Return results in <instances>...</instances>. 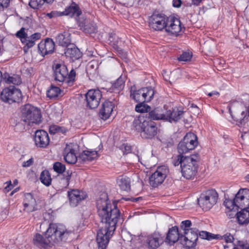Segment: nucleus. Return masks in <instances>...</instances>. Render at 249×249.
<instances>
[{"label":"nucleus","instance_id":"bb28decb","mask_svg":"<svg viewBox=\"0 0 249 249\" xmlns=\"http://www.w3.org/2000/svg\"><path fill=\"white\" fill-rule=\"evenodd\" d=\"M99 157L98 151L96 150H87L83 151L79 156L80 162L87 163L92 161Z\"/></svg>","mask_w":249,"mask_h":249},{"label":"nucleus","instance_id":"e2e57ef3","mask_svg":"<svg viewBox=\"0 0 249 249\" xmlns=\"http://www.w3.org/2000/svg\"><path fill=\"white\" fill-rule=\"evenodd\" d=\"M5 184H7V185L4 187V191L5 192H8L9 191L11 190L13 187L14 185H13L10 180L7 181Z\"/></svg>","mask_w":249,"mask_h":249},{"label":"nucleus","instance_id":"b1692460","mask_svg":"<svg viewBox=\"0 0 249 249\" xmlns=\"http://www.w3.org/2000/svg\"><path fill=\"white\" fill-rule=\"evenodd\" d=\"M66 56L69 57L73 61L79 59L82 56V53L77 47L73 43L70 44L67 48L64 49V53Z\"/></svg>","mask_w":249,"mask_h":249},{"label":"nucleus","instance_id":"c85d7f7f","mask_svg":"<svg viewBox=\"0 0 249 249\" xmlns=\"http://www.w3.org/2000/svg\"><path fill=\"white\" fill-rule=\"evenodd\" d=\"M55 41L59 45L67 48L71 44V35L68 32H64L57 35Z\"/></svg>","mask_w":249,"mask_h":249},{"label":"nucleus","instance_id":"052dcab7","mask_svg":"<svg viewBox=\"0 0 249 249\" xmlns=\"http://www.w3.org/2000/svg\"><path fill=\"white\" fill-rule=\"evenodd\" d=\"M10 0H0V10L8 7Z\"/></svg>","mask_w":249,"mask_h":249},{"label":"nucleus","instance_id":"774afa93","mask_svg":"<svg viewBox=\"0 0 249 249\" xmlns=\"http://www.w3.org/2000/svg\"><path fill=\"white\" fill-rule=\"evenodd\" d=\"M208 232L206 231H198V235L199 237L203 239L207 240V236L208 235Z\"/></svg>","mask_w":249,"mask_h":249},{"label":"nucleus","instance_id":"f704fd0d","mask_svg":"<svg viewBox=\"0 0 249 249\" xmlns=\"http://www.w3.org/2000/svg\"><path fill=\"white\" fill-rule=\"evenodd\" d=\"M162 112L161 108L160 107L155 108L148 112L147 120L152 121L153 120H164V112Z\"/></svg>","mask_w":249,"mask_h":249},{"label":"nucleus","instance_id":"423d86ee","mask_svg":"<svg viewBox=\"0 0 249 249\" xmlns=\"http://www.w3.org/2000/svg\"><path fill=\"white\" fill-rule=\"evenodd\" d=\"M218 195L214 189H210L202 193L197 198L198 205L205 211L209 210L217 201Z\"/></svg>","mask_w":249,"mask_h":249},{"label":"nucleus","instance_id":"4be33fe9","mask_svg":"<svg viewBox=\"0 0 249 249\" xmlns=\"http://www.w3.org/2000/svg\"><path fill=\"white\" fill-rule=\"evenodd\" d=\"M38 50L43 56L52 54L54 51L55 43L53 39L47 38L44 42H40L38 44Z\"/></svg>","mask_w":249,"mask_h":249},{"label":"nucleus","instance_id":"338daca9","mask_svg":"<svg viewBox=\"0 0 249 249\" xmlns=\"http://www.w3.org/2000/svg\"><path fill=\"white\" fill-rule=\"evenodd\" d=\"M182 4L181 0H173V6L176 8H179Z\"/></svg>","mask_w":249,"mask_h":249},{"label":"nucleus","instance_id":"13d9d810","mask_svg":"<svg viewBox=\"0 0 249 249\" xmlns=\"http://www.w3.org/2000/svg\"><path fill=\"white\" fill-rule=\"evenodd\" d=\"M23 25L24 26L23 27H25V29L28 30L33 25L32 19L29 17H26V18L24 20Z\"/></svg>","mask_w":249,"mask_h":249},{"label":"nucleus","instance_id":"39448f33","mask_svg":"<svg viewBox=\"0 0 249 249\" xmlns=\"http://www.w3.org/2000/svg\"><path fill=\"white\" fill-rule=\"evenodd\" d=\"M23 120L29 124H39L41 122L40 110L31 104H26L21 108Z\"/></svg>","mask_w":249,"mask_h":249},{"label":"nucleus","instance_id":"f8f14e48","mask_svg":"<svg viewBox=\"0 0 249 249\" xmlns=\"http://www.w3.org/2000/svg\"><path fill=\"white\" fill-rule=\"evenodd\" d=\"M181 244L186 249H194L196 246L198 237V230L194 228L182 233Z\"/></svg>","mask_w":249,"mask_h":249},{"label":"nucleus","instance_id":"680f3d73","mask_svg":"<svg viewBox=\"0 0 249 249\" xmlns=\"http://www.w3.org/2000/svg\"><path fill=\"white\" fill-rule=\"evenodd\" d=\"M34 163V159L33 158H30L26 161H24L22 163V166L23 167H29L31 166Z\"/></svg>","mask_w":249,"mask_h":249},{"label":"nucleus","instance_id":"c03bdc74","mask_svg":"<svg viewBox=\"0 0 249 249\" xmlns=\"http://www.w3.org/2000/svg\"><path fill=\"white\" fill-rule=\"evenodd\" d=\"M68 131V129L64 126L57 125H51L49 127V133L51 134H55L57 133L65 134Z\"/></svg>","mask_w":249,"mask_h":249},{"label":"nucleus","instance_id":"49530a36","mask_svg":"<svg viewBox=\"0 0 249 249\" xmlns=\"http://www.w3.org/2000/svg\"><path fill=\"white\" fill-rule=\"evenodd\" d=\"M45 2V0H30L29 5L34 9H39L42 7Z\"/></svg>","mask_w":249,"mask_h":249},{"label":"nucleus","instance_id":"79ce46f5","mask_svg":"<svg viewBox=\"0 0 249 249\" xmlns=\"http://www.w3.org/2000/svg\"><path fill=\"white\" fill-rule=\"evenodd\" d=\"M237 202L235 200V196L233 199L226 198L224 201V205L230 211H238V206L237 205Z\"/></svg>","mask_w":249,"mask_h":249},{"label":"nucleus","instance_id":"cd10ccee","mask_svg":"<svg viewBox=\"0 0 249 249\" xmlns=\"http://www.w3.org/2000/svg\"><path fill=\"white\" fill-rule=\"evenodd\" d=\"M126 77L121 75L117 79L111 83V86L107 90L110 92L119 93L124 87Z\"/></svg>","mask_w":249,"mask_h":249},{"label":"nucleus","instance_id":"a18cd8bd","mask_svg":"<svg viewBox=\"0 0 249 249\" xmlns=\"http://www.w3.org/2000/svg\"><path fill=\"white\" fill-rule=\"evenodd\" d=\"M53 168L54 171L58 174L64 173L66 170L65 165L59 161L54 162L53 164Z\"/></svg>","mask_w":249,"mask_h":249},{"label":"nucleus","instance_id":"2f4dec72","mask_svg":"<svg viewBox=\"0 0 249 249\" xmlns=\"http://www.w3.org/2000/svg\"><path fill=\"white\" fill-rule=\"evenodd\" d=\"M240 211L237 212L235 215L238 224L246 225L249 223V210L247 209L239 208Z\"/></svg>","mask_w":249,"mask_h":249},{"label":"nucleus","instance_id":"1a4fd4ad","mask_svg":"<svg viewBox=\"0 0 249 249\" xmlns=\"http://www.w3.org/2000/svg\"><path fill=\"white\" fill-rule=\"evenodd\" d=\"M198 144L197 138L196 134L192 132L187 133L178 144V151L179 154H184L194 150Z\"/></svg>","mask_w":249,"mask_h":249},{"label":"nucleus","instance_id":"20e7f679","mask_svg":"<svg viewBox=\"0 0 249 249\" xmlns=\"http://www.w3.org/2000/svg\"><path fill=\"white\" fill-rule=\"evenodd\" d=\"M200 160V155L197 153L187 156L181 169L182 177L187 179L194 178L197 173Z\"/></svg>","mask_w":249,"mask_h":249},{"label":"nucleus","instance_id":"393cba45","mask_svg":"<svg viewBox=\"0 0 249 249\" xmlns=\"http://www.w3.org/2000/svg\"><path fill=\"white\" fill-rule=\"evenodd\" d=\"M63 156L65 161L69 164H75L79 160V157L76 156L75 150L71 145H66L64 150Z\"/></svg>","mask_w":249,"mask_h":249},{"label":"nucleus","instance_id":"5701e85b","mask_svg":"<svg viewBox=\"0 0 249 249\" xmlns=\"http://www.w3.org/2000/svg\"><path fill=\"white\" fill-rule=\"evenodd\" d=\"M115 107V104L108 100H106L102 105L99 112V117L104 120H107L110 117Z\"/></svg>","mask_w":249,"mask_h":249},{"label":"nucleus","instance_id":"de8ad7c7","mask_svg":"<svg viewBox=\"0 0 249 249\" xmlns=\"http://www.w3.org/2000/svg\"><path fill=\"white\" fill-rule=\"evenodd\" d=\"M25 27H22L16 34V36L20 39L21 42L25 44L28 39V35L25 32Z\"/></svg>","mask_w":249,"mask_h":249},{"label":"nucleus","instance_id":"8fccbe9b","mask_svg":"<svg viewBox=\"0 0 249 249\" xmlns=\"http://www.w3.org/2000/svg\"><path fill=\"white\" fill-rule=\"evenodd\" d=\"M139 103L136 105L135 110L137 112L143 113L148 111V108H150L148 106H146L144 102H138Z\"/></svg>","mask_w":249,"mask_h":249},{"label":"nucleus","instance_id":"864d4df0","mask_svg":"<svg viewBox=\"0 0 249 249\" xmlns=\"http://www.w3.org/2000/svg\"><path fill=\"white\" fill-rule=\"evenodd\" d=\"M72 175V171L71 170H68L66 171V174L63 175V179L65 181L64 185L66 186V187H68L70 184V181L71 178V177Z\"/></svg>","mask_w":249,"mask_h":249},{"label":"nucleus","instance_id":"4d7b16f0","mask_svg":"<svg viewBox=\"0 0 249 249\" xmlns=\"http://www.w3.org/2000/svg\"><path fill=\"white\" fill-rule=\"evenodd\" d=\"M222 236L220 234H214L208 232V235L207 236V240L211 241L213 239H219L222 240Z\"/></svg>","mask_w":249,"mask_h":249},{"label":"nucleus","instance_id":"9d476101","mask_svg":"<svg viewBox=\"0 0 249 249\" xmlns=\"http://www.w3.org/2000/svg\"><path fill=\"white\" fill-rule=\"evenodd\" d=\"M169 18L163 13L155 12L149 18V25L155 31H162L168 25Z\"/></svg>","mask_w":249,"mask_h":249},{"label":"nucleus","instance_id":"58836bf2","mask_svg":"<svg viewBox=\"0 0 249 249\" xmlns=\"http://www.w3.org/2000/svg\"><path fill=\"white\" fill-rule=\"evenodd\" d=\"M229 112L233 119L237 122L239 123L241 125L244 124L248 121V117H249V106L248 107L246 111H243L241 113V117L239 118H234L232 114V111L231 108L229 109Z\"/></svg>","mask_w":249,"mask_h":249},{"label":"nucleus","instance_id":"0e129e2a","mask_svg":"<svg viewBox=\"0 0 249 249\" xmlns=\"http://www.w3.org/2000/svg\"><path fill=\"white\" fill-rule=\"evenodd\" d=\"M191 107L194 109L193 112L194 114H198L200 113V110L196 105L193 103L192 104Z\"/></svg>","mask_w":249,"mask_h":249},{"label":"nucleus","instance_id":"473e14b6","mask_svg":"<svg viewBox=\"0 0 249 249\" xmlns=\"http://www.w3.org/2000/svg\"><path fill=\"white\" fill-rule=\"evenodd\" d=\"M81 29L86 34H95L97 32L98 28L95 23L93 21L86 20L81 23Z\"/></svg>","mask_w":249,"mask_h":249},{"label":"nucleus","instance_id":"72a5a7b5","mask_svg":"<svg viewBox=\"0 0 249 249\" xmlns=\"http://www.w3.org/2000/svg\"><path fill=\"white\" fill-rule=\"evenodd\" d=\"M36 201L34 198L33 196L31 193H26L24 195V199L23 201V206L24 209L30 207V211L35 210V208L36 206Z\"/></svg>","mask_w":249,"mask_h":249},{"label":"nucleus","instance_id":"f257e3e1","mask_svg":"<svg viewBox=\"0 0 249 249\" xmlns=\"http://www.w3.org/2000/svg\"><path fill=\"white\" fill-rule=\"evenodd\" d=\"M96 208L101 222L106 225L116 226L121 218V213L116 203L112 205L110 203L106 192L101 193L97 198Z\"/></svg>","mask_w":249,"mask_h":249},{"label":"nucleus","instance_id":"2eb2a0df","mask_svg":"<svg viewBox=\"0 0 249 249\" xmlns=\"http://www.w3.org/2000/svg\"><path fill=\"white\" fill-rule=\"evenodd\" d=\"M53 77L59 84H62L66 80L68 75L67 66L62 63H54L52 66Z\"/></svg>","mask_w":249,"mask_h":249},{"label":"nucleus","instance_id":"412c9836","mask_svg":"<svg viewBox=\"0 0 249 249\" xmlns=\"http://www.w3.org/2000/svg\"><path fill=\"white\" fill-rule=\"evenodd\" d=\"M184 111L178 108H172L164 112V120L171 123H177L183 116Z\"/></svg>","mask_w":249,"mask_h":249},{"label":"nucleus","instance_id":"7ed1b4c3","mask_svg":"<svg viewBox=\"0 0 249 249\" xmlns=\"http://www.w3.org/2000/svg\"><path fill=\"white\" fill-rule=\"evenodd\" d=\"M132 126L134 128L140 133L143 139H152L158 133V127L155 122L149 120H143L141 118H135Z\"/></svg>","mask_w":249,"mask_h":249},{"label":"nucleus","instance_id":"6e6552de","mask_svg":"<svg viewBox=\"0 0 249 249\" xmlns=\"http://www.w3.org/2000/svg\"><path fill=\"white\" fill-rule=\"evenodd\" d=\"M116 226L105 225L97 231L96 241L99 249H106L109 241L116 229Z\"/></svg>","mask_w":249,"mask_h":249},{"label":"nucleus","instance_id":"f3484780","mask_svg":"<svg viewBox=\"0 0 249 249\" xmlns=\"http://www.w3.org/2000/svg\"><path fill=\"white\" fill-rule=\"evenodd\" d=\"M168 25L166 27L165 31L169 35L176 36L179 35L181 31V22L178 18L174 17H169Z\"/></svg>","mask_w":249,"mask_h":249},{"label":"nucleus","instance_id":"5fc2aeb1","mask_svg":"<svg viewBox=\"0 0 249 249\" xmlns=\"http://www.w3.org/2000/svg\"><path fill=\"white\" fill-rule=\"evenodd\" d=\"M192 54L188 52H183L178 58L179 61H188L191 60Z\"/></svg>","mask_w":249,"mask_h":249},{"label":"nucleus","instance_id":"a878e982","mask_svg":"<svg viewBox=\"0 0 249 249\" xmlns=\"http://www.w3.org/2000/svg\"><path fill=\"white\" fill-rule=\"evenodd\" d=\"M160 234L156 232L149 235L145 241L146 246L150 249H157L162 243V240H160Z\"/></svg>","mask_w":249,"mask_h":249},{"label":"nucleus","instance_id":"4c0bfd02","mask_svg":"<svg viewBox=\"0 0 249 249\" xmlns=\"http://www.w3.org/2000/svg\"><path fill=\"white\" fill-rule=\"evenodd\" d=\"M108 43L113 46V48L118 51L120 48L119 46L122 42L121 38L119 37L115 33H111L108 36Z\"/></svg>","mask_w":249,"mask_h":249},{"label":"nucleus","instance_id":"ea45409f","mask_svg":"<svg viewBox=\"0 0 249 249\" xmlns=\"http://www.w3.org/2000/svg\"><path fill=\"white\" fill-rule=\"evenodd\" d=\"M3 76V80L7 83H12L16 85H18L21 83V79L18 75L10 76L8 73L5 72Z\"/></svg>","mask_w":249,"mask_h":249},{"label":"nucleus","instance_id":"aec40b11","mask_svg":"<svg viewBox=\"0 0 249 249\" xmlns=\"http://www.w3.org/2000/svg\"><path fill=\"white\" fill-rule=\"evenodd\" d=\"M68 196L71 206L75 207L80 201L86 198L87 195L83 192L77 189H72L68 192Z\"/></svg>","mask_w":249,"mask_h":249},{"label":"nucleus","instance_id":"ddd939ff","mask_svg":"<svg viewBox=\"0 0 249 249\" xmlns=\"http://www.w3.org/2000/svg\"><path fill=\"white\" fill-rule=\"evenodd\" d=\"M168 173L169 169L167 166L165 165L158 166L156 171L149 178L150 185L152 187L155 188L161 184Z\"/></svg>","mask_w":249,"mask_h":249},{"label":"nucleus","instance_id":"0eeeda50","mask_svg":"<svg viewBox=\"0 0 249 249\" xmlns=\"http://www.w3.org/2000/svg\"><path fill=\"white\" fill-rule=\"evenodd\" d=\"M0 98L2 102L9 104L19 103L22 101V95L19 89L15 86H10L2 89Z\"/></svg>","mask_w":249,"mask_h":249},{"label":"nucleus","instance_id":"bf43d9fd","mask_svg":"<svg viewBox=\"0 0 249 249\" xmlns=\"http://www.w3.org/2000/svg\"><path fill=\"white\" fill-rule=\"evenodd\" d=\"M46 15L50 18H52L54 17L62 16L61 12H58L56 11H53L50 13H47Z\"/></svg>","mask_w":249,"mask_h":249},{"label":"nucleus","instance_id":"9b49d317","mask_svg":"<svg viewBox=\"0 0 249 249\" xmlns=\"http://www.w3.org/2000/svg\"><path fill=\"white\" fill-rule=\"evenodd\" d=\"M154 95V91L151 87L142 88L138 90H130V97L135 102H150Z\"/></svg>","mask_w":249,"mask_h":249},{"label":"nucleus","instance_id":"a211bd4d","mask_svg":"<svg viewBox=\"0 0 249 249\" xmlns=\"http://www.w3.org/2000/svg\"><path fill=\"white\" fill-rule=\"evenodd\" d=\"M34 141L38 147L46 148L49 145L50 139L48 133L43 130H37L35 132Z\"/></svg>","mask_w":249,"mask_h":249},{"label":"nucleus","instance_id":"a19ab883","mask_svg":"<svg viewBox=\"0 0 249 249\" xmlns=\"http://www.w3.org/2000/svg\"><path fill=\"white\" fill-rule=\"evenodd\" d=\"M39 178L41 183L45 186H49L51 184L52 178L48 170H44L42 171Z\"/></svg>","mask_w":249,"mask_h":249},{"label":"nucleus","instance_id":"6e6d98bb","mask_svg":"<svg viewBox=\"0 0 249 249\" xmlns=\"http://www.w3.org/2000/svg\"><path fill=\"white\" fill-rule=\"evenodd\" d=\"M222 239H224L225 242L227 243H232L234 241V237L230 233H227L224 235L222 236Z\"/></svg>","mask_w":249,"mask_h":249},{"label":"nucleus","instance_id":"f03ea898","mask_svg":"<svg viewBox=\"0 0 249 249\" xmlns=\"http://www.w3.org/2000/svg\"><path fill=\"white\" fill-rule=\"evenodd\" d=\"M73 233L71 230H68L65 225L59 223H50L45 235L48 238L53 245L66 242Z\"/></svg>","mask_w":249,"mask_h":249},{"label":"nucleus","instance_id":"dca6fc26","mask_svg":"<svg viewBox=\"0 0 249 249\" xmlns=\"http://www.w3.org/2000/svg\"><path fill=\"white\" fill-rule=\"evenodd\" d=\"M235 200L239 208L249 209V189L242 188L235 194Z\"/></svg>","mask_w":249,"mask_h":249},{"label":"nucleus","instance_id":"603ef678","mask_svg":"<svg viewBox=\"0 0 249 249\" xmlns=\"http://www.w3.org/2000/svg\"><path fill=\"white\" fill-rule=\"evenodd\" d=\"M187 156H183L181 154H179L177 156V159L174 161L173 164L175 166L180 165V169H181L183 165V162Z\"/></svg>","mask_w":249,"mask_h":249},{"label":"nucleus","instance_id":"7c9ffc66","mask_svg":"<svg viewBox=\"0 0 249 249\" xmlns=\"http://www.w3.org/2000/svg\"><path fill=\"white\" fill-rule=\"evenodd\" d=\"M33 243L34 245L37 246L39 248H43L45 249L50 247L53 245L51 244L50 240L48 238H44L42 235L39 233H36L33 238Z\"/></svg>","mask_w":249,"mask_h":249},{"label":"nucleus","instance_id":"37998d69","mask_svg":"<svg viewBox=\"0 0 249 249\" xmlns=\"http://www.w3.org/2000/svg\"><path fill=\"white\" fill-rule=\"evenodd\" d=\"M61 91L59 87L52 85L47 91V96L51 99L55 98L60 94Z\"/></svg>","mask_w":249,"mask_h":249},{"label":"nucleus","instance_id":"09e8293b","mask_svg":"<svg viewBox=\"0 0 249 249\" xmlns=\"http://www.w3.org/2000/svg\"><path fill=\"white\" fill-rule=\"evenodd\" d=\"M192 223L190 220H186L182 221L180 225V229L183 231V232H185L186 231H190V229H193L192 228Z\"/></svg>","mask_w":249,"mask_h":249},{"label":"nucleus","instance_id":"6ab92c4d","mask_svg":"<svg viewBox=\"0 0 249 249\" xmlns=\"http://www.w3.org/2000/svg\"><path fill=\"white\" fill-rule=\"evenodd\" d=\"M182 235V233L179 232L178 226H175L171 228H169L165 239V242L170 245H173L178 241H179L181 244V239H182L181 236Z\"/></svg>","mask_w":249,"mask_h":249},{"label":"nucleus","instance_id":"c9c22d12","mask_svg":"<svg viewBox=\"0 0 249 249\" xmlns=\"http://www.w3.org/2000/svg\"><path fill=\"white\" fill-rule=\"evenodd\" d=\"M41 35L40 33H36L30 36H28L26 43L23 48V50L25 53H27L28 50L34 46L35 44V41L39 39L41 37Z\"/></svg>","mask_w":249,"mask_h":249},{"label":"nucleus","instance_id":"e433bc0d","mask_svg":"<svg viewBox=\"0 0 249 249\" xmlns=\"http://www.w3.org/2000/svg\"><path fill=\"white\" fill-rule=\"evenodd\" d=\"M130 178L126 176H122L117 180V184L123 191L128 192L130 190Z\"/></svg>","mask_w":249,"mask_h":249},{"label":"nucleus","instance_id":"69168bd1","mask_svg":"<svg viewBox=\"0 0 249 249\" xmlns=\"http://www.w3.org/2000/svg\"><path fill=\"white\" fill-rule=\"evenodd\" d=\"M131 146L130 145L126 144L124 145V149L123 151L124 154H127L131 151Z\"/></svg>","mask_w":249,"mask_h":249},{"label":"nucleus","instance_id":"c756f323","mask_svg":"<svg viewBox=\"0 0 249 249\" xmlns=\"http://www.w3.org/2000/svg\"><path fill=\"white\" fill-rule=\"evenodd\" d=\"M62 16H69L70 17L75 16L78 17L82 14V11L78 4L72 2L71 5L67 7L65 10L61 12Z\"/></svg>","mask_w":249,"mask_h":249},{"label":"nucleus","instance_id":"4468645a","mask_svg":"<svg viewBox=\"0 0 249 249\" xmlns=\"http://www.w3.org/2000/svg\"><path fill=\"white\" fill-rule=\"evenodd\" d=\"M86 107L89 109H94L98 107L102 97V94L99 89H91L85 94Z\"/></svg>","mask_w":249,"mask_h":249},{"label":"nucleus","instance_id":"3c124183","mask_svg":"<svg viewBox=\"0 0 249 249\" xmlns=\"http://www.w3.org/2000/svg\"><path fill=\"white\" fill-rule=\"evenodd\" d=\"M76 76V72L74 70L72 69L69 73L68 72V75L67 76V79L65 80L66 82L69 85L71 83L72 84L75 81V78Z\"/></svg>","mask_w":249,"mask_h":249}]
</instances>
